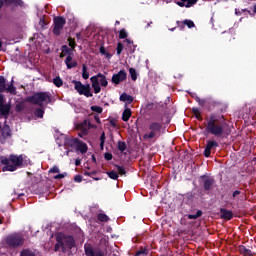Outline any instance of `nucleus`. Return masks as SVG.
I'll return each instance as SVG.
<instances>
[{
  "label": "nucleus",
  "mask_w": 256,
  "mask_h": 256,
  "mask_svg": "<svg viewBox=\"0 0 256 256\" xmlns=\"http://www.w3.org/2000/svg\"><path fill=\"white\" fill-rule=\"evenodd\" d=\"M99 52L104 55V57H106V59H111V57H113V55H111V53L107 52V50L105 49V46H101L99 48Z\"/></svg>",
  "instance_id": "c756f323"
},
{
  "label": "nucleus",
  "mask_w": 256,
  "mask_h": 256,
  "mask_svg": "<svg viewBox=\"0 0 256 256\" xmlns=\"http://www.w3.org/2000/svg\"><path fill=\"white\" fill-rule=\"evenodd\" d=\"M67 25V19L63 16H55L53 18V25H52V33L55 37H59L61 35V31Z\"/></svg>",
  "instance_id": "6e6552de"
},
{
  "label": "nucleus",
  "mask_w": 256,
  "mask_h": 256,
  "mask_svg": "<svg viewBox=\"0 0 256 256\" xmlns=\"http://www.w3.org/2000/svg\"><path fill=\"white\" fill-rule=\"evenodd\" d=\"M76 38H77V39H81V32L76 33Z\"/></svg>",
  "instance_id": "774afa93"
},
{
  "label": "nucleus",
  "mask_w": 256,
  "mask_h": 256,
  "mask_svg": "<svg viewBox=\"0 0 256 256\" xmlns=\"http://www.w3.org/2000/svg\"><path fill=\"white\" fill-rule=\"evenodd\" d=\"M82 78L89 79V72L86 64L82 65Z\"/></svg>",
  "instance_id": "473e14b6"
},
{
  "label": "nucleus",
  "mask_w": 256,
  "mask_h": 256,
  "mask_svg": "<svg viewBox=\"0 0 256 256\" xmlns=\"http://www.w3.org/2000/svg\"><path fill=\"white\" fill-rule=\"evenodd\" d=\"M75 165H76V167H79V165H81V159H76Z\"/></svg>",
  "instance_id": "e2e57ef3"
},
{
  "label": "nucleus",
  "mask_w": 256,
  "mask_h": 256,
  "mask_svg": "<svg viewBox=\"0 0 256 256\" xmlns=\"http://www.w3.org/2000/svg\"><path fill=\"white\" fill-rule=\"evenodd\" d=\"M238 251L239 253H241V255H244V256H255V252L251 251V249L243 245L238 246Z\"/></svg>",
  "instance_id": "f3484780"
},
{
  "label": "nucleus",
  "mask_w": 256,
  "mask_h": 256,
  "mask_svg": "<svg viewBox=\"0 0 256 256\" xmlns=\"http://www.w3.org/2000/svg\"><path fill=\"white\" fill-rule=\"evenodd\" d=\"M217 147H219V143L215 140H208L206 142V148L204 150V157H211V152L217 151Z\"/></svg>",
  "instance_id": "4468645a"
},
{
  "label": "nucleus",
  "mask_w": 256,
  "mask_h": 256,
  "mask_svg": "<svg viewBox=\"0 0 256 256\" xmlns=\"http://www.w3.org/2000/svg\"><path fill=\"white\" fill-rule=\"evenodd\" d=\"M7 89V80L0 76V93H5V90Z\"/></svg>",
  "instance_id": "a878e982"
},
{
  "label": "nucleus",
  "mask_w": 256,
  "mask_h": 256,
  "mask_svg": "<svg viewBox=\"0 0 256 256\" xmlns=\"http://www.w3.org/2000/svg\"><path fill=\"white\" fill-rule=\"evenodd\" d=\"M84 253L86 256H107V250L94 247L91 244L84 245Z\"/></svg>",
  "instance_id": "9b49d317"
},
{
  "label": "nucleus",
  "mask_w": 256,
  "mask_h": 256,
  "mask_svg": "<svg viewBox=\"0 0 256 256\" xmlns=\"http://www.w3.org/2000/svg\"><path fill=\"white\" fill-rule=\"evenodd\" d=\"M66 145H68V147L77 148V145H79V138L66 139Z\"/></svg>",
  "instance_id": "4be33fe9"
},
{
  "label": "nucleus",
  "mask_w": 256,
  "mask_h": 256,
  "mask_svg": "<svg viewBox=\"0 0 256 256\" xmlns=\"http://www.w3.org/2000/svg\"><path fill=\"white\" fill-rule=\"evenodd\" d=\"M20 256H38L37 251L25 248L20 252Z\"/></svg>",
  "instance_id": "412c9836"
},
{
  "label": "nucleus",
  "mask_w": 256,
  "mask_h": 256,
  "mask_svg": "<svg viewBox=\"0 0 256 256\" xmlns=\"http://www.w3.org/2000/svg\"><path fill=\"white\" fill-rule=\"evenodd\" d=\"M90 109L94 113H103V107L101 106L94 105V106H91Z\"/></svg>",
  "instance_id": "37998d69"
},
{
  "label": "nucleus",
  "mask_w": 256,
  "mask_h": 256,
  "mask_svg": "<svg viewBox=\"0 0 256 256\" xmlns=\"http://www.w3.org/2000/svg\"><path fill=\"white\" fill-rule=\"evenodd\" d=\"M119 175H125L127 173V171H125V167L124 166H119V165H115Z\"/></svg>",
  "instance_id": "49530a36"
},
{
  "label": "nucleus",
  "mask_w": 256,
  "mask_h": 256,
  "mask_svg": "<svg viewBox=\"0 0 256 256\" xmlns=\"http://www.w3.org/2000/svg\"><path fill=\"white\" fill-rule=\"evenodd\" d=\"M203 215V211L198 210L196 214H189L188 219H199Z\"/></svg>",
  "instance_id": "e433bc0d"
},
{
  "label": "nucleus",
  "mask_w": 256,
  "mask_h": 256,
  "mask_svg": "<svg viewBox=\"0 0 256 256\" xmlns=\"http://www.w3.org/2000/svg\"><path fill=\"white\" fill-rule=\"evenodd\" d=\"M118 150L121 153H125V151H127V143H125L124 141H118Z\"/></svg>",
  "instance_id": "7c9ffc66"
},
{
  "label": "nucleus",
  "mask_w": 256,
  "mask_h": 256,
  "mask_svg": "<svg viewBox=\"0 0 256 256\" xmlns=\"http://www.w3.org/2000/svg\"><path fill=\"white\" fill-rule=\"evenodd\" d=\"M163 125H165L163 122V115H161L158 119L152 118V120L148 123V133L143 135L144 141L159 139V137L165 133V128Z\"/></svg>",
  "instance_id": "7ed1b4c3"
},
{
  "label": "nucleus",
  "mask_w": 256,
  "mask_h": 256,
  "mask_svg": "<svg viewBox=\"0 0 256 256\" xmlns=\"http://www.w3.org/2000/svg\"><path fill=\"white\" fill-rule=\"evenodd\" d=\"M175 3L176 5H178V7H185V5H187V0H179V1H175Z\"/></svg>",
  "instance_id": "3c124183"
},
{
  "label": "nucleus",
  "mask_w": 256,
  "mask_h": 256,
  "mask_svg": "<svg viewBox=\"0 0 256 256\" xmlns=\"http://www.w3.org/2000/svg\"><path fill=\"white\" fill-rule=\"evenodd\" d=\"M104 148H105V142H100V149H101V151H103Z\"/></svg>",
  "instance_id": "69168bd1"
},
{
  "label": "nucleus",
  "mask_w": 256,
  "mask_h": 256,
  "mask_svg": "<svg viewBox=\"0 0 256 256\" xmlns=\"http://www.w3.org/2000/svg\"><path fill=\"white\" fill-rule=\"evenodd\" d=\"M125 42L128 44V45H133V41L131 39H127L125 40Z\"/></svg>",
  "instance_id": "0e129e2a"
},
{
  "label": "nucleus",
  "mask_w": 256,
  "mask_h": 256,
  "mask_svg": "<svg viewBox=\"0 0 256 256\" xmlns=\"http://www.w3.org/2000/svg\"><path fill=\"white\" fill-rule=\"evenodd\" d=\"M220 217L226 221H231L233 219V211L227 210L225 208L220 209Z\"/></svg>",
  "instance_id": "2eb2a0df"
},
{
  "label": "nucleus",
  "mask_w": 256,
  "mask_h": 256,
  "mask_svg": "<svg viewBox=\"0 0 256 256\" xmlns=\"http://www.w3.org/2000/svg\"><path fill=\"white\" fill-rule=\"evenodd\" d=\"M67 41H68V45H69V47H71V49H75L77 47V43L75 42V38L69 37L67 39Z\"/></svg>",
  "instance_id": "a19ab883"
},
{
  "label": "nucleus",
  "mask_w": 256,
  "mask_h": 256,
  "mask_svg": "<svg viewBox=\"0 0 256 256\" xmlns=\"http://www.w3.org/2000/svg\"><path fill=\"white\" fill-rule=\"evenodd\" d=\"M192 113L195 115L198 121H203V116H201V111H199V108H192Z\"/></svg>",
  "instance_id": "2f4dec72"
},
{
  "label": "nucleus",
  "mask_w": 256,
  "mask_h": 256,
  "mask_svg": "<svg viewBox=\"0 0 256 256\" xmlns=\"http://www.w3.org/2000/svg\"><path fill=\"white\" fill-rule=\"evenodd\" d=\"M12 5H14V7H23L25 3L23 2V0H13Z\"/></svg>",
  "instance_id": "09e8293b"
},
{
  "label": "nucleus",
  "mask_w": 256,
  "mask_h": 256,
  "mask_svg": "<svg viewBox=\"0 0 256 256\" xmlns=\"http://www.w3.org/2000/svg\"><path fill=\"white\" fill-rule=\"evenodd\" d=\"M74 85L75 91L79 93V95H84V97H93V92H91L90 84H83L81 81L74 80L72 81Z\"/></svg>",
  "instance_id": "1a4fd4ad"
},
{
  "label": "nucleus",
  "mask_w": 256,
  "mask_h": 256,
  "mask_svg": "<svg viewBox=\"0 0 256 256\" xmlns=\"http://www.w3.org/2000/svg\"><path fill=\"white\" fill-rule=\"evenodd\" d=\"M225 127H227L225 118L212 114L207 121L205 131L214 137H225Z\"/></svg>",
  "instance_id": "f03ea898"
},
{
  "label": "nucleus",
  "mask_w": 256,
  "mask_h": 256,
  "mask_svg": "<svg viewBox=\"0 0 256 256\" xmlns=\"http://www.w3.org/2000/svg\"><path fill=\"white\" fill-rule=\"evenodd\" d=\"M23 161V155L10 154L8 158L4 156L0 157V163L2 165H5L2 168L3 172L10 171L11 173H13V171L21 169V167H23Z\"/></svg>",
  "instance_id": "39448f33"
},
{
  "label": "nucleus",
  "mask_w": 256,
  "mask_h": 256,
  "mask_svg": "<svg viewBox=\"0 0 256 256\" xmlns=\"http://www.w3.org/2000/svg\"><path fill=\"white\" fill-rule=\"evenodd\" d=\"M94 119H95L96 123H98V125H101V118H99V115H95Z\"/></svg>",
  "instance_id": "680f3d73"
},
{
  "label": "nucleus",
  "mask_w": 256,
  "mask_h": 256,
  "mask_svg": "<svg viewBox=\"0 0 256 256\" xmlns=\"http://www.w3.org/2000/svg\"><path fill=\"white\" fill-rule=\"evenodd\" d=\"M65 177H67V172L54 176V179H65Z\"/></svg>",
  "instance_id": "6e6d98bb"
},
{
  "label": "nucleus",
  "mask_w": 256,
  "mask_h": 256,
  "mask_svg": "<svg viewBox=\"0 0 256 256\" xmlns=\"http://www.w3.org/2000/svg\"><path fill=\"white\" fill-rule=\"evenodd\" d=\"M3 1H4L5 7H9V6L13 5V0H3Z\"/></svg>",
  "instance_id": "13d9d810"
},
{
  "label": "nucleus",
  "mask_w": 256,
  "mask_h": 256,
  "mask_svg": "<svg viewBox=\"0 0 256 256\" xmlns=\"http://www.w3.org/2000/svg\"><path fill=\"white\" fill-rule=\"evenodd\" d=\"M104 159H105L106 161H111V159H113V154H111L110 152H106V153L104 154Z\"/></svg>",
  "instance_id": "603ef678"
},
{
  "label": "nucleus",
  "mask_w": 256,
  "mask_h": 256,
  "mask_svg": "<svg viewBox=\"0 0 256 256\" xmlns=\"http://www.w3.org/2000/svg\"><path fill=\"white\" fill-rule=\"evenodd\" d=\"M16 113H21V111H25V104L24 103H18L15 106Z\"/></svg>",
  "instance_id": "58836bf2"
},
{
  "label": "nucleus",
  "mask_w": 256,
  "mask_h": 256,
  "mask_svg": "<svg viewBox=\"0 0 256 256\" xmlns=\"http://www.w3.org/2000/svg\"><path fill=\"white\" fill-rule=\"evenodd\" d=\"M65 65H66L67 69H73V68L77 67V62H76V60H73L72 54H69L66 57Z\"/></svg>",
  "instance_id": "dca6fc26"
},
{
  "label": "nucleus",
  "mask_w": 256,
  "mask_h": 256,
  "mask_svg": "<svg viewBox=\"0 0 256 256\" xmlns=\"http://www.w3.org/2000/svg\"><path fill=\"white\" fill-rule=\"evenodd\" d=\"M90 81L92 83V89L94 90L95 95L101 93V87H107V85H109V82L107 81V76L101 73L92 76L90 78Z\"/></svg>",
  "instance_id": "0eeeda50"
},
{
  "label": "nucleus",
  "mask_w": 256,
  "mask_h": 256,
  "mask_svg": "<svg viewBox=\"0 0 256 256\" xmlns=\"http://www.w3.org/2000/svg\"><path fill=\"white\" fill-rule=\"evenodd\" d=\"M120 101H123V103H128V105H131V103L134 101V98L133 96L124 92L120 95Z\"/></svg>",
  "instance_id": "a211bd4d"
},
{
  "label": "nucleus",
  "mask_w": 256,
  "mask_h": 256,
  "mask_svg": "<svg viewBox=\"0 0 256 256\" xmlns=\"http://www.w3.org/2000/svg\"><path fill=\"white\" fill-rule=\"evenodd\" d=\"M39 25L42 30L47 29V21L45 20V18H40Z\"/></svg>",
  "instance_id": "a18cd8bd"
},
{
  "label": "nucleus",
  "mask_w": 256,
  "mask_h": 256,
  "mask_svg": "<svg viewBox=\"0 0 256 256\" xmlns=\"http://www.w3.org/2000/svg\"><path fill=\"white\" fill-rule=\"evenodd\" d=\"M155 107V104L153 102H149L146 104L145 109L147 111H151Z\"/></svg>",
  "instance_id": "864d4df0"
},
{
  "label": "nucleus",
  "mask_w": 256,
  "mask_h": 256,
  "mask_svg": "<svg viewBox=\"0 0 256 256\" xmlns=\"http://www.w3.org/2000/svg\"><path fill=\"white\" fill-rule=\"evenodd\" d=\"M97 219L101 223H107V221H109V216H107V214H105V213H99L97 215Z\"/></svg>",
  "instance_id": "c85d7f7f"
},
{
  "label": "nucleus",
  "mask_w": 256,
  "mask_h": 256,
  "mask_svg": "<svg viewBox=\"0 0 256 256\" xmlns=\"http://www.w3.org/2000/svg\"><path fill=\"white\" fill-rule=\"evenodd\" d=\"M84 175L87 177H92L94 181H99V178L95 177V175H97V171H92V172L84 171Z\"/></svg>",
  "instance_id": "f704fd0d"
},
{
  "label": "nucleus",
  "mask_w": 256,
  "mask_h": 256,
  "mask_svg": "<svg viewBox=\"0 0 256 256\" xmlns=\"http://www.w3.org/2000/svg\"><path fill=\"white\" fill-rule=\"evenodd\" d=\"M55 239H56V244L54 245L55 253L59 252L60 249L62 253H67V249L71 250L77 246L75 237L63 232L56 233Z\"/></svg>",
  "instance_id": "20e7f679"
},
{
  "label": "nucleus",
  "mask_w": 256,
  "mask_h": 256,
  "mask_svg": "<svg viewBox=\"0 0 256 256\" xmlns=\"http://www.w3.org/2000/svg\"><path fill=\"white\" fill-rule=\"evenodd\" d=\"M178 25L180 29H184L185 25L188 26V29H193V27H195V22L186 19L183 22H178Z\"/></svg>",
  "instance_id": "aec40b11"
},
{
  "label": "nucleus",
  "mask_w": 256,
  "mask_h": 256,
  "mask_svg": "<svg viewBox=\"0 0 256 256\" xmlns=\"http://www.w3.org/2000/svg\"><path fill=\"white\" fill-rule=\"evenodd\" d=\"M9 115H11V103L5 102V95L0 94V119H9Z\"/></svg>",
  "instance_id": "9d476101"
},
{
  "label": "nucleus",
  "mask_w": 256,
  "mask_h": 256,
  "mask_svg": "<svg viewBox=\"0 0 256 256\" xmlns=\"http://www.w3.org/2000/svg\"><path fill=\"white\" fill-rule=\"evenodd\" d=\"M83 125L88 127L87 129L83 130L84 135H87L89 133V129H97V125L92 124L91 122L84 120Z\"/></svg>",
  "instance_id": "5701e85b"
},
{
  "label": "nucleus",
  "mask_w": 256,
  "mask_h": 256,
  "mask_svg": "<svg viewBox=\"0 0 256 256\" xmlns=\"http://www.w3.org/2000/svg\"><path fill=\"white\" fill-rule=\"evenodd\" d=\"M88 147L87 144L84 142H81L80 140L78 141V144L76 146V151H80V153H85L87 151Z\"/></svg>",
  "instance_id": "b1692460"
},
{
  "label": "nucleus",
  "mask_w": 256,
  "mask_h": 256,
  "mask_svg": "<svg viewBox=\"0 0 256 256\" xmlns=\"http://www.w3.org/2000/svg\"><path fill=\"white\" fill-rule=\"evenodd\" d=\"M3 5H5L4 1L0 0V11H1V9H3Z\"/></svg>",
  "instance_id": "338daca9"
},
{
  "label": "nucleus",
  "mask_w": 256,
  "mask_h": 256,
  "mask_svg": "<svg viewBox=\"0 0 256 256\" xmlns=\"http://www.w3.org/2000/svg\"><path fill=\"white\" fill-rule=\"evenodd\" d=\"M201 179L204 191H206L207 193H209V191H213V187L215 185V178L204 175L201 176Z\"/></svg>",
  "instance_id": "ddd939ff"
},
{
  "label": "nucleus",
  "mask_w": 256,
  "mask_h": 256,
  "mask_svg": "<svg viewBox=\"0 0 256 256\" xmlns=\"http://www.w3.org/2000/svg\"><path fill=\"white\" fill-rule=\"evenodd\" d=\"M196 101L199 105H201V107H203V105H205V100L200 99V98H196Z\"/></svg>",
  "instance_id": "052dcab7"
},
{
  "label": "nucleus",
  "mask_w": 256,
  "mask_h": 256,
  "mask_svg": "<svg viewBox=\"0 0 256 256\" xmlns=\"http://www.w3.org/2000/svg\"><path fill=\"white\" fill-rule=\"evenodd\" d=\"M116 53L117 55H121V53H123V43L119 42L117 44Z\"/></svg>",
  "instance_id": "8fccbe9b"
},
{
  "label": "nucleus",
  "mask_w": 256,
  "mask_h": 256,
  "mask_svg": "<svg viewBox=\"0 0 256 256\" xmlns=\"http://www.w3.org/2000/svg\"><path fill=\"white\" fill-rule=\"evenodd\" d=\"M60 171L58 166H53L50 168L49 173H60Z\"/></svg>",
  "instance_id": "5fc2aeb1"
},
{
  "label": "nucleus",
  "mask_w": 256,
  "mask_h": 256,
  "mask_svg": "<svg viewBox=\"0 0 256 256\" xmlns=\"http://www.w3.org/2000/svg\"><path fill=\"white\" fill-rule=\"evenodd\" d=\"M27 103H31V105H39L40 108H37L34 111L35 117L38 119H43L45 115V108H43V104L49 105L53 101V96L51 92H35L33 95L26 97Z\"/></svg>",
  "instance_id": "f257e3e1"
},
{
  "label": "nucleus",
  "mask_w": 256,
  "mask_h": 256,
  "mask_svg": "<svg viewBox=\"0 0 256 256\" xmlns=\"http://www.w3.org/2000/svg\"><path fill=\"white\" fill-rule=\"evenodd\" d=\"M74 181L76 183H81V181H83V176H81V175L74 176Z\"/></svg>",
  "instance_id": "4d7b16f0"
},
{
  "label": "nucleus",
  "mask_w": 256,
  "mask_h": 256,
  "mask_svg": "<svg viewBox=\"0 0 256 256\" xmlns=\"http://www.w3.org/2000/svg\"><path fill=\"white\" fill-rule=\"evenodd\" d=\"M105 139H106L105 132H102L100 136V143H105Z\"/></svg>",
  "instance_id": "bf43d9fd"
},
{
  "label": "nucleus",
  "mask_w": 256,
  "mask_h": 256,
  "mask_svg": "<svg viewBox=\"0 0 256 256\" xmlns=\"http://www.w3.org/2000/svg\"><path fill=\"white\" fill-rule=\"evenodd\" d=\"M239 195H245V193L241 192L240 190H234L232 192L231 199H237Z\"/></svg>",
  "instance_id": "c03bdc74"
},
{
  "label": "nucleus",
  "mask_w": 256,
  "mask_h": 256,
  "mask_svg": "<svg viewBox=\"0 0 256 256\" xmlns=\"http://www.w3.org/2000/svg\"><path fill=\"white\" fill-rule=\"evenodd\" d=\"M123 81H127V71L125 69H122L118 73L112 75L111 82L114 85H119L120 83H123Z\"/></svg>",
  "instance_id": "f8f14e48"
},
{
  "label": "nucleus",
  "mask_w": 256,
  "mask_h": 256,
  "mask_svg": "<svg viewBox=\"0 0 256 256\" xmlns=\"http://www.w3.org/2000/svg\"><path fill=\"white\" fill-rule=\"evenodd\" d=\"M128 36L129 34L127 33V30H125V28L119 31V39H127Z\"/></svg>",
  "instance_id": "ea45409f"
},
{
  "label": "nucleus",
  "mask_w": 256,
  "mask_h": 256,
  "mask_svg": "<svg viewBox=\"0 0 256 256\" xmlns=\"http://www.w3.org/2000/svg\"><path fill=\"white\" fill-rule=\"evenodd\" d=\"M4 243L9 249H17V247H23L25 244V237L21 233L14 232L4 239Z\"/></svg>",
  "instance_id": "423d86ee"
},
{
  "label": "nucleus",
  "mask_w": 256,
  "mask_h": 256,
  "mask_svg": "<svg viewBox=\"0 0 256 256\" xmlns=\"http://www.w3.org/2000/svg\"><path fill=\"white\" fill-rule=\"evenodd\" d=\"M5 91L11 95H17V88L13 86V80L11 81L10 85L6 87Z\"/></svg>",
  "instance_id": "cd10ccee"
},
{
  "label": "nucleus",
  "mask_w": 256,
  "mask_h": 256,
  "mask_svg": "<svg viewBox=\"0 0 256 256\" xmlns=\"http://www.w3.org/2000/svg\"><path fill=\"white\" fill-rule=\"evenodd\" d=\"M139 255H149V250L148 249H145V248H140L138 251H136V256H139Z\"/></svg>",
  "instance_id": "79ce46f5"
},
{
  "label": "nucleus",
  "mask_w": 256,
  "mask_h": 256,
  "mask_svg": "<svg viewBox=\"0 0 256 256\" xmlns=\"http://www.w3.org/2000/svg\"><path fill=\"white\" fill-rule=\"evenodd\" d=\"M197 1L199 0H186L185 7L189 9V7H193V5H197Z\"/></svg>",
  "instance_id": "de8ad7c7"
},
{
  "label": "nucleus",
  "mask_w": 256,
  "mask_h": 256,
  "mask_svg": "<svg viewBox=\"0 0 256 256\" xmlns=\"http://www.w3.org/2000/svg\"><path fill=\"white\" fill-rule=\"evenodd\" d=\"M107 175L110 179H113L114 181H117V179H119V174L115 171L107 172Z\"/></svg>",
  "instance_id": "4c0bfd02"
},
{
  "label": "nucleus",
  "mask_w": 256,
  "mask_h": 256,
  "mask_svg": "<svg viewBox=\"0 0 256 256\" xmlns=\"http://www.w3.org/2000/svg\"><path fill=\"white\" fill-rule=\"evenodd\" d=\"M53 84L55 85V87H63V80L61 79V77L57 76L53 79Z\"/></svg>",
  "instance_id": "72a5a7b5"
},
{
  "label": "nucleus",
  "mask_w": 256,
  "mask_h": 256,
  "mask_svg": "<svg viewBox=\"0 0 256 256\" xmlns=\"http://www.w3.org/2000/svg\"><path fill=\"white\" fill-rule=\"evenodd\" d=\"M129 119H131V110L129 108H126L122 113V121H125V123H127Z\"/></svg>",
  "instance_id": "393cba45"
},
{
  "label": "nucleus",
  "mask_w": 256,
  "mask_h": 256,
  "mask_svg": "<svg viewBox=\"0 0 256 256\" xmlns=\"http://www.w3.org/2000/svg\"><path fill=\"white\" fill-rule=\"evenodd\" d=\"M129 73L132 81H137V70L135 68H130Z\"/></svg>",
  "instance_id": "c9c22d12"
},
{
  "label": "nucleus",
  "mask_w": 256,
  "mask_h": 256,
  "mask_svg": "<svg viewBox=\"0 0 256 256\" xmlns=\"http://www.w3.org/2000/svg\"><path fill=\"white\" fill-rule=\"evenodd\" d=\"M61 51H62L60 54L61 58L66 57V55H71V48H68L67 45H63L61 48Z\"/></svg>",
  "instance_id": "bb28decb"
},
{
  "label": "nucleus",
  "mask_w": 256,
  "mask_h": 256,
  "mask_svg": "<svg viewBox=\"0 0 256 256\" xmlns=\"http://www.w3.org/2000/svg\"><path fill=\"white\" fill-rule=\"evenodd\" d=\"M0 131L3 139L11 137V128L9 127V125L5 124Z\"/></svg>",
  "instance_id": "6ab92c4d"
}]
</instances>
